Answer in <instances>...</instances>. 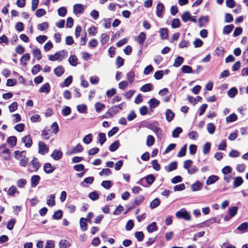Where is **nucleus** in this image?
I'll list each match as a JSON object with an SVG mask.
<instances>
[{
  "label": "nucleus",
  "instance_id": "obj_1",
  "mask_svg": "<svg viewBox=\"0 0 248 248\" xmlns=\"http://www.w3.org/2000/svg\"><path fill=\"white\" fill-rule=\"evenodd\" d=\"M26 152L25 151H16L14 153L15 157L19 161L21 166L25 167L28 163L29 159L26 157Z\"/></svg>",
  "mask_w": 248,
  "mask_h": 248
},
{
  "label": "nucleus",
  "instance_id": "obj_2",
  "mask_svg": "<svg viewBox=\"0 0 248 248\" xmlns=\"http://www.w3.org/2000/svg\"><path fill=\"white\" fill-rule=\"evenodd\" d=\"M66 52L64 50H61L56 52L54 55L48 56V60L50 61H61L66 56Z\"/></svg>",
  "mask_w": 248,
  "mask_h": 248
},
{
  "label": "nucleus",
  "instance_id": "obj_3",
  "mask_svg": "<svg viewBox=\"0 0 248 248\" xmlns=\"http://www.w3.org/2000/svg\"><path fill=\"white\" fill-rule=\"evenodd\" d=\"M175 215L178 218H181L186 220H190L191 219V216L185 208H182L180 210L176 212Z\"/></svg>",
  "mask_w": 248,
  "mask_h": 248
},
{
  "label": "nucleus",
  "instance_id": "obj_4",
  "mask_svg": "<svg viewBox=\"0 0 248 248\" xmlns=\"http://www.w3.org/2000/svg\"><path fill=\"white\" fill-rule=\"evenodd\" d=\"M0 156L4 160H8L10 158V152L5 145L0 146Z\"/></svg>",
  "mask_w": 248,
  "mask_h": 248
},
{
  "label": "nucleus",
  "instance_id": "obj_5",
  "mask_svg": "<svg viewBox=\"0 0 248 248\" xmlns=\"http://www.w3.org/2000/svg\"><path fill=\"white\" fill-rule=\"evenodd\" d=\"M150 128L155 133L158 138L162 136V131L158 126L157 123H154L150 125Z\"/></svg>",
  "mask_w": 248,
  "mask_h": 248
},
{
  "label": "nucleus",
  "instance_id": "obj_6",
  "mask_svg": "<svg viewBox=\"0 0 248 248\" xmlns=\"http://www.w3.org/2000/svg\"><path fill=\"white\" fill-rule=\"evenodd\" d=\"M182 19L185 22H186L188 21H190L193 22H196V18L195 16H191V14L189 12H185L182 15Z\"/></svg>",
  "mask_w": 248,
  "mask_h": 248
},
{
  "label": "nucleus",
  "instance_id": "obj_7",
  "mask_svg": "<svg viewBox=\"0 0 248 248\" xmlns=\"http://www.w3.org/2000/svg\"><path fill=\"white\" fill-rule=\"evenodd\" d=\"M38 148V152L41 155H45L49 151L48 147L43 141H39Z\"/></svg>",
  "mask_w": 248,
  "mask_h": 248
},
{
  "label": "nucleus",
  "instance_id": "obj_8",
  "mask_svg": "<svg viewBox=\"0 0 248 248\" xmlns=\"http://www.w3.org/2000/svg\"><path fill=\"white\" fill-rule=\"evenodd\" d=\"M22 141L27 147H30L32 144V141L30 135H27L22 139Z\"/></svg>",
  "mask_w": 248,
  "mask_h": 248
},
{
  "label": "nucleus",
  "instance_id": "obj_9",
  "mask_svg": "<svg viewBox=\"0 0 248 248\" xmlns=\"http://www.w3.org/2000/svg\"><path fill=\"white\" fill-rule=\"evenodd\" d=\"M55 170V167L52 166L49 163L45 164L44 166V170L46 173H51Z\"/></svg>",
  "mask_w": 248,
  "mask_h": 248
},
{
  "label": "nucleus",
  "instance_id": "obj_10",
  "mask_svg": "<svg viewBox=\"0 0 248 248\" xmlns=\"http://www.w3.org/2000/svg\"><path fill=\"white\" fill-rule=\"evenodd\" d=\"M175 116V113L170 109H167L165 112L166 120L168 122H171Z\"/></svg>",
  "mask_w": 248,
  "mask_h": 248
},
{
  "label": "nucleus",
  "instance_id": "obj_11",
  "mask_svg": "<svg viewBox=\"0 0 248 248\" xmlns=\"http://www.w3.org/2000/svg\"><path fill=\"white\" fill-rule=\"evenodd\" d=\"M50 90V86L48 83L43 84L39 89V91L41 93H48Z\"/></svg>",
  "mask_w": 248,
  "mask_h": 248
},
{
  "label": "nucleus",
  "instance_id": "obj_12",
  "mask_svg": "<svg viewBox=\"0 0 248 248\" xmlns=\"http://www.w3.org/2000/svg\"><path fill=\"white\" fill-rule=\"evenodd\" d=\"M218 179L219 177L215 175H211L208 177L206 182V184L207 185L213 184L218 181Z\"/></svg>",
  "mask_w": 248,
  "mask_h": 248
},
{
  "label": "nucleus",
  "instance_id": "obj_13",
  "mask_svg": "<svg viewBox=\"0 0 248 248\" xmlns=\"http://www.w3.org/2000/svg\"><path fill=\"white\" fill-rule=\"evenodd\" d=\"M55 198L54 195H50L47 197L46 204L48 206L52 207L55 205Z\"/></svg>",
  "mask_w": 248,
  "mask_h": 248
},
{
  "label": "nucleus",
  "instance_id": "obj_14",
  "mask_svg": "<svg viewBox=\"0 0 248 248\" xmlns=\"http://www.w3.org/2000/svg\"><path fill=\"white\" fill-rule=\"evenodd\" d=\"M73 10L76 14L82 13L84 11L83 6L81 4H76L74 6Z\"/></svg>",
  "mask_w": 248,
  "mask_h": 248
},
{
  "label": "nucleus",
  "instance_id": "obj_15",
  "mask_svg": "<svg viewBox=\"0 0 248 248\" xmlns=\"http://www.w3.org/2000/svg\"><path fill=\"white\" fill-rule=\"evenodd\" d=\"M51 156L54 160H58L62 157V153L60 150H55L51 154Z\"/></svg>",
  "mask_w": 248,
  "mask_h": 248
},
{
  "label": "nucleus",
  "instance_id": "obj_16",
  "mask_svg": "<svg viewBox=\"0 0 248 248\" xmlns=\"http://www.w3.org/2000/svg\"><path fill=\"white\" fill-rule=\"evenodd\" d=\"M40 177L39 175H35L31 178V185L33 187H36L39 184Z\"/></svg>",
  "mask_w": 248,
  "mask_h": 248
},
{
  "label": "nucleus",
  "instance_id": "obj_17",
  "mask_svg": "<svg viewBox=\"0 0 248 248\" xmlns=\"http://www.w3.org/2000/svg\"><path fill=\"white\" fill-rule=\"evenodd\" d=\"M32 52L34 57L38 61L42 59V54L39 48L37 47L34 48L32 50Z\"/></svg>",
  "mask_w": 248,
  "mask_h": 248
},
{
  "label": "nucleus",
  "instance_id": "obj_18",
  "mask_svg": "<svg viewBox=\"0 0 248 248\" xmlns=\"http://www.w3.org/2000/svg\"><path fill=\"white\" fill-rule=\"evenodd\" d=\"M160 102L155 98H152L148 101L150 108H155L159 105Z\"/></svg>",
  "mask_w": 248,
  "mask_h": 248
},
{
  "label": "nucleus",
  "instance_id": "obj_19",
  "mask_svg": "<svg viewBox=\"0 0 248 248\" xmlns=\"http://www.w3.org/2000/svg\"><path fill=\"white\" fill-rule=\"evenodd\" d=\"M83 148L82 146L78 144L77 145H76L75 147L73 148L71 151H69V154L72 155L73 154H76L79 152H80L82 151Z\"/></svg>",
  "mask_w": 248,
  "mask_h": 248
},
{
  "label": "nucleus",
  "instance_id": "obj_20",
  "mask_svg": "<svg viewBox=\"0 0 248 248\" xmlns=\"http://www.w3.org/2000/svg\"><path fill=\"white\" fill-rule=\"evenodd\" d=\"M7 142L11 147H13L16 144L17 139L15 136H11L7 139Z\"/></svg>",
  "mask_w": 248,
  "mask_h": 248
},
{
  "label": "nucleus",
  "instance_id": "obj_21",
  "mask_svg": "<svg viewBox=\"0 0 248 248\" xmlns=\"http://www.w3.org/2000/svg\"><path fill=\"white\" fill-rule=\"evenodd\" d=\"M79 224L80 229L83 231H85L87 230V224L86 223V219L85 218H80L79 220Z\"/></svg>",
  "mask_w": 248,
  "mask_h": 248
},
{
  "label": "nucleus",
  "instance_id": "obj_22",
  "mask_svg": "<svg viewBox=\"0 0 248 248\" xmlns=\"http://www.w3.org/2000/svg\"><path fill=\"white\" fill-rule=\"evenodd\" d=\"M54 72L57 76L60 77L64 73V69L62 66H59L54 70Z\"/></svg>",
  "mask_w": 248,
  "mask_h": 248
},
{
  "label": "nucleus",
  "instance_id": "obj_23",
  "mask_svg": "<svg viewBox=\"0 0 248 248\" xmlns=\"http://www.w3.org/2000/svg\"><path fill=\"white\" fill-rule=\"evenodd\" d=\"M70 246V242L66 240H61L59 243L60 248H68Z\"/></svg>",
  "mask_w": 248,
  "mask_h": 248
},
{
  "label": "nucleus",
  "instance_id": "obj_24",
  "mask_svg": "<svg viewBox=\"0 0 248 248\" xmlns=\"http://www.w3.org/2000/svg\"><path fill=\"white\" fill-rule=\"evenodd\" d=\"M184 59L182 57L178 56L174 60L173 66L175 67H179L184 62Z\"/></svg>",
  "mask_w": 248,
  "mask_h": 248
},
{
  "label": "nucleus",
  "instance_id": "obj_25",
  "mask_svg": "<svg viewBox=\"0 0 248 248\" xmlns=\"http://www.w3.org/2000/svg\"><path fill=\"white\" fill-rule=\"evenodd\" d=\"M243 183V180L241 177L238 176L234 178L233 182V187H237L241 186Z\"/></svg>",
  "mask_w": 248,
  "mask_h": 248
},
{
  "label": "nucleus",
  "instance_id": "obj_26",
  "mask_svg": "<svg viewBox=\"0 0 248 248\" xmlns=\"http://www.w3.org/2000/svg\"><path fill=\"white\" fill-rule=\"evenodd\" d=\"M164 9V5L162 3H158L156 6V15L159 17H161L163 10Z\"/></svg>",
  "mask_w": 248,
  "mask_h": 248
},
{
  "label": "nucleus",
  "instance_id": "obj_27",
  "mask_svg": "<svg viewBox=\"0 0 248 248\" xmlns=\"http://www.w3.org/2000/svg\"><path fill=\"white\" fill-rule=\"evenodd\" d=\"M202 186V184L200 181H197L191 186L193 191H197L200 190Z\"/></svg>",
  "mask_w": 248,
  "mask_h": 248
},
{
  "label": "nucleus",
  "instance_id": "obj_28",
  "mask_svg": "<svg viewBox=\"0 0 248 248\" xmlns=\"http://www.w3.org/2000/svg\"><path fill=\"white\" fill-rule=\"evenodd\" d=\"M234 28V25L232 24L225 26L223 29V33L225 34L230 33L232 31Z\"/></svg>",
  "mask_w": 248,
  "mask_h": 248
},
{
  "label": "nucleus",
  "instance_id": "obj_29",
  "mask_svg": "<svg viewBox=\"0 0 248 248\" xmlns=\"http://www.w3.org/2000/svg\"><path fill=\"white\" fill-rule=\"evenodd\" d=\"M157 230L156 223L155 222H152L147 227V230L150 232H154Z\"/></svg>",
  "mask_w": 248,
  "mask_h": 248
},
{
  "label": "nucleus",
  "instance_id": "obj_30",
  "mask_svg": "<svg viewBox=\"0 0 248 248\" xmlns=\"http://www.w3.org/2000/svg\"><path fill=\"white\" fill-rule=\"evenodd\" d=\"M30 59V55L28 53H26L22 56L20 60V62L22 65H26V62L29 61Z\"/></svg>",
  "mask_w": 248,
  "mask_h": 248
},
{
  "label": "nucleus",
  "instance_id": "obj_31",
  "mask_svg": "<svg viewBox=\"0 0 248 248\" xmlns=\"http://www.w3.org/2000/svg\"><path fill=\"white\" fill-rule=\"evenodd\" d=\"M68 61L71 65L76 66L78 64V60L75 55H71L70 56Z\"/></svg>",
  "mask_w": 248,
  "mask_h": 248
},
{
  "label": "nucleus",
  "instance_id": "obj_32",
  "mask_svg": "<svg viewBox=\"0 0 248 248\" xmlns=\"http://www.w3.org/2000/svg\"><path fill=\"white\" fill-rule=\"evenodd\" d=\"M153 86L150 83L146 84L143 85L140 89V90L143 92H149L152 90Z\"/></svg>",
  "mask_w": 248,
  "mask_h": 248
},
{
  "label": "nucleus",
  "instance_id": "obj_33",
  "mask_svg": "<svg viewBox=\"0 0 248 248\" xmlns=\"http://www.w3.org/2000/svg\"><path fill=\"white\" fill-rule=\"evenodd\" d=\"M105 108V104L101 103L100 102H97L95 104V111L99 113L103 110Z\"/></svg>",
  "mask_w": 248,
  "mask_h": 248
},
{
  "label": "nucleus",
  "instance_id": "obj_34",
  "mask_svg": "<svg viewBox=\"0 0 248 248\" xmlns=\"http://www.w3.org/2000/svg\"><path fill=\"white\" fill-rule=\"evenodd\" d=\"M146 34L144 32H140L139 35L137 42L140 45H142L146 39Z\"/></svg>",
  "mask_w": 248,
  "mask_h": 248
},
{
  "label": "nucleus",
  "instance_id": "obj_35",
  "mask_svg": "<svg viewBox=\"0 0 248 248\" xmlns=\"http://www.w3.org/2000/svg\"><path fill=\"white\" fill-rule=\"evenodd\" d=\"M181 71L184 73L190 74L193 73L192 68L188 65H183L181 67Z\"/></svg>",
  "mask_w": 248,
  "mask_h": 248
},
{
  "label": "nucleus",
  "instance_id": "obj_36",
  "mask_svg": "<svg viewBox=\"0 0 248 248\" xmlns=\"http://www.w3.org/2000/svg\"><path fill=\"white\" fill-rule=\"evenodd\" d=\"M177 163L174 161L170 163L166 168V169L168 171H171L177 168Z\"/></svg>",
  "mask_w": 248,
  "mask_h": 248
},
{
  "label": "nucleus",
  "instance_id": "obj_37",
  "mask_svg": "<svg viewBox=\"0 0 248 248\" xmlns=\"http://www.w3.org/2000/svg\"><path fill=\"white\" fill-rule=\"evenodd\" d=\"M237 90L235 87L232 88L227 93L228 96L230 98H233L237 93Z\"/></svg>",
  "mask_w": 248,
  "mask_h": 248
},
{
  "label": "nucleus",
  "instance_id": "obj_38",
  "mask_svg": "<svg viewBox=\"0 0 248 248\" xmlns=\"http://www.w3.org/2000/svg\"><path fill=\"white\" fill-rule=\"evenodd\" d=\"M160 203V201L159 199L155 198L150 203V207L152 209H154L157 207Z\"/></svg>",
  "mask_w": 248,
  "mask_h": 248
},
{
  "label": "nucleus",
  "instance_id": "obj_39",
  "mask_svg": "<svg viewBox=\"0 0 248 248\" xmlns=\"http://www.w3.org/2000/svg\"><path fill=\"white\" fill-rule=\"evenodd\" d=\"M182 132V129L180 127L175 128L172 133V136L173 138H176L179 137L180 134Z\"/></svg>",
  "mask_w": 248,
  "mask_h": 248
},
{
  "label": "nucleus",
  "instance_id": "obj_40",
  "mask_svg": "<svg viewBox=\"0 0 248 248\" xmlns=\"http://www.w3.org/2000/svg\"><path fill=\"white\" fill-rule=\"evenodd\" d=\"M159 33L160 37L162 39H166L168 37V30L166 28H161L159 30Z\"/></svg>",
  "mask_w": 248,
  "mask_h": 248
},
{
  "label": "nucleus",
  "instance_id": "obj_41",
  "mask_svg": "<svg viewBox=\"0 0 248 248\" xmlns=\"http://www.w3.org/2000/svg\"><path fill=\"white\" fill-rule=\"evenodd\" d=\"M119 145L120 143L119 141H115L110 145L109 149L111 152H114L119 148Z\"/></svg>",
  "mask_w": 248,
  "mask_h": 248
},
{
  "label": "nucleus",
  "instance_id": "obj_42",
  "mask_svg": "<svg viewBox=\"0 0 248 248\" xmlns=\"http://www.w3.org/2000/svg\"><path fill=\"white\" fill-rule=\"evenodd\" d=\"M155 143V138L152 135H149L147 136L146 140V145L147 146H151L153 145Z\"/></svg>",
  "mask_w": 248,
  "mask_h": 248
},
{
  "label": "nucleus",
  "instance_id": "obj_43",
  "mask_svg": "<svg viewBox=\"0 0 248 248\" xmlns=\"http://www.w3.org/2000/svg\"><path fill=\"white\" fill-rule=\"evenodd\" d=\"M16 192H18L17 191V189L16 186H11L7 190V193L8 195L11 196H14Z\"/></svg>",
  "mask_w": 248,
  "mask_h": 248
},
{
  "label": "nucleus",
  "instance_id": "obj_44",
  "mask_svg": "<svg viewBox=\"0 0 248 248\" xmlns=\"http://www.w3.org/2000/svg\"><path fill=\"white\" fill-rule=\"evenodd\" d=\"M110 111L114 114H116L120 111L116 106L112 107L108 111L106 112V114H109L110 117H113V115L111 113Z\"/></svg>",
  "mask_w": 248,
  "mask_h": 248
},
{
  "label": "nucleus",
  "instance_id": "obj_45",
  "mask_svg": "<svg viewBox=\"0 0 248 248\" xmlns=\"http://www.w3.org/2000/svg\"><path fill=\"white\" fill-rule=\"evenodd\" d=\"M77 108L78 111L80 113H84L87 112V106L85 104L78 105Z\"/></svg>",
  "mask_w": 248,
  "mask_h": 248
},
{
  "label": "nucleus",
  "instance_id": "obj_46",
  "mask_svg": "<svg viewBox=\"0 0 248 248\" xmlns=\"http://www.w3.org/2000/svg\"><path fill=\"white\" fill-rule=\"evenodd\" d=\"M215 125L213 123H209L207 125V131L210 134H213L215 130Z\"/></svg>",
  "mask_w": 248,
  "mask_h": 248
},
{
  "label": "nucleus",
  "instance_id": "obj_47",
  "mask_svg": "<svg viewBox=\"0 0 248 248\" xmlns=\"http://www.w3.org/2000/svg\"><path fill=\"white\" fill-rule=\"evenodd\" d=\"M237 119V116L235 113H232L226 117V120L227 122H233Z\"/></svg>",
  "mask_w": 248,
  "mask_h": 248
},
{
  "label": "nucleus",
  "instance_id": "obj_48",
  "mask_svg": "<svg viewBox=\"0 0 248 248\" xmlns=\"http://www.w3.org/2000/svg\"><path fill=\"white\" fill-rule=\"evenodd\" d=\"M37 28L41 31H45L48 28V24L47 22H45L38 25Z\"/></svg>",
  "mask_w": 248,
  "mask_h": 248
},
{
  "label": "nucleus",
  "instance_id": "obj_49",
  "mask_svg": "<svg viewBox=\"0 0 248 248\" xmlns=\"http://www.w3.org/2000/svg\"><path fill=\"white\" fill-rule=\"evenodd\" d=\"M109 36L106 33H102L100 37V42L102 45H105L108 41Z\"/></svg>",
  "mask_w": 248,
  "mask_h": 248
},
{
  "label": "nucleus",
  "instance_id": "obj_50",
  "mask_svg": "<svg viewBox=\"0 0 248 248\" xmlns=\"http://www.w3.org/2000/svg\"><path fill=\"white\" fill-rule=\"evenodd\" d=\"M211 148V143L210 142H206L202 147V151L204 154H207L210 151Z\"/></svg>",
  "mask_w": 248,
  "mask_h": 248
},
{
  "label": "nucleus",
  "instance_id": "obj_51",
  "mask_svg": "<svg viewBox=\"0 0 248 248\" xmlns=\"http://www.w3.org/2000/svg\"><path fill=\"white\" fill-rule=\"evenodd\" d=\"M93 135L92 134H89L86 135L83 139V141L85 144H89L92 140Z\"/></svg>",
  "mask_w": 248,
  "mask_h": 248
},
{
  "label": "nucleus",
  "instance_id": "obj_52",
  "mask_svg": "<svg viewBox=\"0 0 248 248\" xmlns=\"http://www.w3.org/2000/svg\"><path fill=\"white\" fill-rule=\"evenodd\" d=\"M201 99L202 98L199 96H197L196 98H194L191 96H188V101L190 103L194 104H196L198 102L200 101L201 100Z\"/></svg>",
  "mask_w": 248,
  "mask_h": 248
},
{
  "label": "nucleus",
  "instance_id": "obj_53",
  "mask_svg": "<svg viewBox=\"0 0 248 248\" xmlns=\"http://www.w3.org/2000/svg\"><path fill=\"white\" fill-rule=\"evenodd\" d=\"M62 210H59L55 212L53 216V218L54 219H60L62 217Z\"/></svg>",
  "mask_w": 248,
  "mask_h": 248
},
{
  "label": "nucleus",
  "instance_id": "obj_54",
  "mask_svg": "<svg viewBox=\"0 0 248 248\" xmlns=\"http://www.w3.org/2000/svg\"><path fill=\"white\" fill-rule=\"evenodd\" d=\"M101 186L105 188L108 189L111 187L112 183L110 181H103L101 183Z\"/></svg>",
  "mask_w": 248,
  "mask_h": 248
},
{
  "label": "nucleus",
  "instance_id": "obj_55",
  "mask_svg": "<svg viewBox=\"0 0 248 248\" xmlns=\"http://www.w3.org/2000/svg\"><path fill=\"white\" fill-rule=\"evenodd\" d=\"M186 145L183 146L178 153L177 156L182 157L185 155L186 151Z\"/></svg>",
  "mask_w": 248,
  "mask_h": 248
},
{
  "label": "nucleus",
  "instance_id": "obj_56",
  "mask_svg": "<svg viewBox=\"0 0 248 248\" xmlns=\"http://www.w3.org/2000/svg\"><path fill=\"white\" fill-rule=\"evenodd\" d=\"M164 75V71L160 70L156 71L154 75V77L156 79L159 80L162 78Z\"/></svg>",
  "mask_w": 248,
  "mask_h": 248
},
{
  "label": "nucleus",
  "instance_id": "obj_57",
  "mask_svg": "<svg viewBox=\"0 0 248 248\" xmlns=\"http://www.w3.org/2000/svg\"><path fill=\"white\" fill-rule=\"evenodd\" d=\"M41 136L44 140H48L49 138V133L48 129H44L42 131Z\"/></svg>",
  "mask_w": 248,
  "mask_h": 248
},
{
  "label": "nucleus",
  "instance_id": "obj_58",
  "mask_svg": "<svg viewBox=\"0 0 248 248\" xmlns=\"http://www.w3.org/2000/svg\"><path fill=\"white\" fill-rule=\"evenodd\" d=\"M47 39V37L46 35H39L36 38V41L40 44H42L45 42Z\"/></svg>",
  "mask_w": 248,
  "mask_h": 248
},
{
  "label": "nucleus",
  "instance_id": "obj_59",
  "mask_svg": "<svg viewBox=\"0 0 248 248\" xmlns=\"http://www.w3.org/2000/svg\"><path fill=\"white\" fill-rule=\"evenodd\" d=\"M58 14L61 16H64L67 13V10L64 7L60 8L58 10Z\"/></svg>",
  "mask_w": 248,
  "mask_h": 248
},
{
  "label": "nucleus",
  "instance_id": "obj_60",
  "mask_svg": "<svg viewBox=\"0 0 248 248\" xmlns=\"http://www.w3.org/2000/svg\"><path fill=\"white\" fill-rule=\"evenodd\" d=\"M88 33L92 36H95L97 33V28L92 26L88 30Z\"/></svg>",
  "mask_w": 248,
  "mask_h": 248
},
{
  "label": "nucleus",
  "instance_id": "obj_61",
  "mask_svg": "<svg viewBox=\"0 0 248 248\" xmlns=\"http://www.w3.org/2000/svg\"><path fill=\"white\" fill-rule=\"evenodd\" d=\"M180 25V21L179 19H174L171 23V27L172 28H177Z\"/></svg>",
  "mask_w": 248,
  "mask_h": 248
},
{
  "label": "nucleus",
  "instance_id": "obj_62",
  "mask_svg": "<svg viewBox=\"0 0 248 248\" xmlns=\"http://www.w3.org/2000/svg\"><path fill=\"white\" fill-rule=\"evenodd\" d=\"M134 222L132 220H129L126 223V226H125V229L129 231H130L134 227Z\"/></svg>",
  "mask_w": 248,
  "mask_h": 248
},
{
  "label": "nucleus",
  "instance_id": "obj_63",
  "mask_svg": "<svg viewBox=\"0 0 248 248\" xmlns=\"http://www.w3.org/2000/svg\"><path fill=\"white\" fill-rule=\"evenodd\" d=\"M134 77L135 74L132 71L129 72L127 74V79L130 83H131L133 81Z\"/></svg>",
  "mask_w": 248,
  "mask_h": 248
},
{
  "label": "nucleus",
  "instance_id": "obj_64",
  "mask_svg": "<svg viewBox=\"0 0 248 248\" xmlns=\"http://www.w3.org/2000/svg\"><path fill=\"white\" fill-rule=\"evenodd\" d=\"M248 227V223L244 222L241 224L237 227V230L240 231H245L247 230Z\"/></svg>",
  "mask_w": 248,
  "mask_h": 248
}]
</instances>
